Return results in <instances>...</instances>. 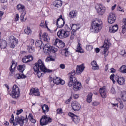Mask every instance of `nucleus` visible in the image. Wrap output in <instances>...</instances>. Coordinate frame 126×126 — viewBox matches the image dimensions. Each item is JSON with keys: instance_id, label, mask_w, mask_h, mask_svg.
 I'll list each match as a JSON object with an SVG mask.
<instances>
[{"instance_id": "obj_36", "label": "nucleus", "mask_w": 126, "mask_h": 126, "mask_svg": "<svg viewBox=\"0 0 126 126\" xmlns=\"http://www.w3.org/2000/svg\"><path fill=\"white\" fill-rule=\"evenodd\" d=\"M24 67H25V64L19 65L18 66V70L20 72H23L24 71Z\"/></svg>"}, {"instance_id": "obj_46", "label": "nucleus", "mask_w": 126, "mask_h": 126, "mask_svg": "<svg viewBox=\"0 0 126 126\" xmlns=\"http://www.w3.org/2000/svg\"><path fill=\"white\" fill-rule=\"evenodd\" d=\"M93 49V46L91 45H87L86 46V50L87 51H91Z\"/></svg>"}, {"instance_id": "obj_43", "label": "nucleus", "mask_w": 126, "mask_h": 126, "mask_svg": "<svg viewBox=\"0 0 126 126\" xmlns=\"http://www.w3.org/2000/svg\"><path fill=\"white\" fill-rule=\"evenodd\" d=\"M58 45H59L60 48H63L64 46H65V44H64V42L62 41V40L60 39V41L58 43Z\"/></svg>"}, {"instance_id": "obj_34", "label": "nucleus", "mask_w": 126, "mask_h": 126, "mask_svg": "<svg viewBox=\"0 0 126 126\" xmlns=\"http://www.w3.org/2000/svg\"><path fill=\"white\" fill-rule=\"evenodd\" d=\"M35 45L37 48H41L43 45V41L41 40H37L35 42Z\"/></svg>"}, {"instance_id": "obj_40", "label": "nucleus", "mask_w": 126, "mask_h": 126, "mask_svg": "<svg viewBox=\"0 0 126 126\" xmlns=\"http://www.w3.org/2000/svg\"><path fill=\"white\" fill-rule=\"evenodd\" d=\"M69 32L63 30V39H64V38H67L68 37H69Z\"/></svg>"}, {"instance_id": "obj_60", "label": "nucleus", "mask_w": 126, "mask_h": 126, "mask_svg": "<svg viewBox=\"0 0 126 126\" xmlns=\"http://www.w3.org/2000/svg\"><path fill=\"white\" fill-rule=\"evenodd\" d=\"M78 97H79V95L78 94H74L73 95V98H74V99H77Z\"/></svg>"}, {"instance_id": "obj_31", "label": "nucleus", "mask_w": 126, "mask_h": 126, "mask_svg": "<svg viewBox=\"0 0 126 126\" xmlns=\"http://www.w3.org/2000/svg\"><path fill=\"white\" fill-rule=\"evenodd\" d=\"M17 79H21V78H26V76L23 74H16L15 76Z\"/></svg>"}, {"instance_id": "obj_53", "label": "nucleus", "mask_w": 126, "mask_h": 126, "mask_svg": "<svg viewBox=\"0 0 126 126\" xmlns=\"http://www.w3.org/2000/svg\"><path fill=\"white\" fill-rule=\"evenodd\" d=\"M40 26L42 28H44V27H45V21H41Z\"/></svg>"}, {"instance_id": "obj_17", "label": "nucleus", "mask_w": 126, "mask_h": 126, "mask_svg": "<svg viewBox=\"0 0 126 126\" xmlns=\"http://www.w3.org/2000/svg\"><path fill=\"white\" fill-rule=\"evenodd\" d=\"M64 20H60V19H58L56 22V25L58 28H63V26L64 25Z\"/></svg>"}, {"instance_id": "obj_48", "label": "nucleus", "mask_w": 126, "mask_h": 126, "mask_svg": "<svg viewBox=\"0 0 126 126\" xmlns=\"http://www.w3.org/2000/svg\"><path fill=\"white\" fill-rule=\"evenodd\" d=\"M117 10H118V11H121L122 12H125V10L120 5L117 6Z\"/></svg>"}, {"instance_id": "obj_24", "label": "nucleus", "mask_w": 126, "mask_h": 126, "mask_svg": "<svg viewBox=\"0 0 126 126\" xmlns=\"http://www.w3.org/2000/svg\"><path fill=\"white\" fill-rule=\"evenodd\" d=\"M70 27L71 30H72L73 32H76L78 30V29H80V27H79V24H72V25H70Z\"/></svg>"}, {"instance_id": "obj_55", "label": "nucleus", "mask_w": 126, "mask_h": 126, "mask_svg": "<svg viewBox=\"0 0 126 126\" xmlns=\"http://www.w3.org/2000/svg\"><path fill=\"white\" fill-rule=\"evenodd\" d=\"M18 19H19V15H18V14H16L15 21H18Z\"/></svg>"}, {"instance_id": "obj_27", "label": "nucleus", "mask_w": 126, "mask_h": 126, "mask_svg": "<svg viewBox=\"0 0 126 126\" xmlns=\"http://www.w3.org/2000/svg\"><path fill=\"white\" fill-rule=\"evenodd\" d=\"M76 52L80 53L81 54L84 53V51H83L82 47H81V44L80 43H78V45H77V49L76 50Z\"/></svg>"}, {"instance_id": "obj_14", "label": "nucleus", "mask_w": 126, "mask_h": 126, "mask_svg": "<svg viewBox=\"0 0 126 126\" xmlns=\"http://www.w3.org/2000/svg\"><path fill=\"white\" fill-rule=\"evenodd\" d=\"M33 94L34 96H40V94L39 92V89L37 88H32L30 90V95Z\"/></svg>"}, {"instance_id": "obj_63", "label": "nucleus", "mask_w": 126, "mask_h": 126, "mask_svg": "<svg viewBox=\"0 0 126 126\" xmlns=\"http://www.w3.org/2000/svg\"><path fill=\"white\" fill-rule=\"evenodd\" d=\"M123 24H126V18H124L123 20Z\"/></svg>"}, {"instance_id": "obj_23", "label": "nucleus", "mask_w": 126, "mask_h": 126, "mask_svg": "<svg viewBox=\"0 0 126 126\" xmlns=\"http://www.w3.org/2000/svg\"><path fill=\"white\" fill-rule=\"evenodd\" d=\"M102 48L104 49V56L107 57L108 56V50L109 49V45L108 44L105 43L102 46Z\"/></svg>"}, {"instance_id": "obj_2", "label": "nucleus", "mask_w": 126, "mask_h": 126, "mask_svg": "<svg viewBox=\"0 0 126 126\" xmlns=\"http://www.w3.org/2000/svg\"><path fill=\"white\" fill-rule=\"evenodd\" d=\"M34 71V74L37 75L38 78H40L42 76V72H52L53 70H50L45 66L44 62L39 59L38 60L37 63H35L34 66L33 67Z\"/></svg>"}, {"instance_id": "obj_33", "label": "nucleus", "mask_w": 126, "mask_h": 126, "mask_svg": "<svg viewBox=\"0 0 126 126\" xmlns=\"http://www.w3.org/2000/svg\"><path fill=\"white\" fill-rule=\"evenodd\" d=\"M119 71H120V72H122V73H126V65H122L119 69Z\"/></svg>"}, {"instance_id": "obj_38", "label": "nucleus", "mask_w": 126, "mask_h": 126, "mask_svg": "<svg viewBox=\"0 0 126 126\" xmlns=\"http://www.w3.org/2000/svg\"><path fill=\"white\" fill-rule=\"evenodd\" d=\"M24 32L27 35H30L31 33L32 32V31H31V29H30L29 27H27V29H25Z\"/></svg>"}, {"instance_id": "obj_44", "label": "nucleus", "mask_w": 126, "mask_h": 126, "mask_svg": "<svg viewBox=\"0 0 126 126\" xmlns=\"http://www.w3.org/2000/svg\"><path fill=\"white\" fill-rule=\"evenodd\" d=\"M26 15V11L23 12L20 17L21 20L23 21V19H24V16Z\"/></svg>"}, {"instance_id": "obj_10", "label": "nucleus", "mask_w": 126, "mask_h": 126, "mask_svg": "<svg viewBox=\"0 0 126 126\" xmlns=\"http://www.w3.org/2000/svg\"><path fill=\"white\" fill-rule=\"evenodd\" d=\"M117 19V17L116 16V14L114 13H110L108 17V22L110 24H113L116 21Z\"/></svg>"}, {"instance_id": "obj_19", "label": "nucleus", "mask_w": 126, "mask_h": 126, "mask_svg": "<svg viewBox=\"0 0 126 126\" xmlns=\"http://www.w3.org/2000/svg\"><path fill=\"white\" fill-rule=\"evenodd\" d=\"M99 93L102 98H106L107 94V90L104 88H101L99 89Z\"/></svg>"}, {"instance_id": "obj_28", "label": "nucleus", "mask_w": 126, "mask_h": 126, "mask_svg": "<svg viewBox=\"0 0 126 126\" xmlns=\"http://www.w3.org/2000/svg\"><path fill=\"white\" fill-rule=\"evenodd\" d=\"M41 108L44 114H46V113L49 112V106H48V105L44 104L43 106L42 105Z\"/></svg>"}, {"instance_id": "obj_54", "label": "nucleus", "mask_w": 126, "mask_h": 126, "mask_svg": "<svg viewBox=\"0 0 126 126\" xmlns=\"http://www.w3.org/2000/svg\"><path fill=\"white\" fill-rule=\"evenodd\" d=\"M60 68H62V69H64L65 68V65L64 64H61L60 65Z\"/></svg>"}, {"instance_id": "obj_51", "label": "nucleus", "mask_w": 126, "mask_h": 126, "mask_svg": "<svg viewBox=\"0 0 126 126\" xmlns=\"http://www.w3.org/2000/svg\"><path fill=\"white\" fill-rule=\"evenodd\" d=\"M110 92H111V93L112 94H116V90L114 87H112V88L111 89Z\"/></svg>"}, {"instance_id": "obj_1", "label": "nucleus", "mask_w": 126, "mask_h": 126, "mask_svg": "<svg viewBox=\"0 0 126 126\" xmlns=\"http://www.w3.org/2000/svg\"><path fill=\"white\" fill-rule=\"evenodd\" d=\"M85 67L83 64L77 65L76 71L73 70L68 74L69 82L68 85L69 87L73 86V89L74 91H78L81 88V83L77 82V79L74 76L76 74H81Z\"/></svg>"}, {"instance_id": "obj_47", "label": "nucleus", "mask_w": 126, "mask_h": 126, "mask_svg": "<svg viewBox=\"0 0 126 126\" xmlns=\"http://www.w3.org/2000/svg\"><path fill=\"white\" fill-rule=\"evenodd\" d=\"M115 76V74H112L110 76V79L112 80L114 84L116 83V82L115 81V80L114 79V77Z\"/></svg>"}, {"instance_id": "obj_58", "label": "nucleus", "mask_w": 126, "mask_h": 126, "mask_svg": "<svg viewBox=\"0 0 126 126\" xmlns=\"http://www.w3.org/2000/svg\"><path fill=\"white\" fill-rule=\"evenodd\" d=\"M110 70H111V73H115V72H116V69L115 68H111Z\"/></svg>"}, {"instance_id": "obj_21", "label": "nucleus", "mask_w": 126, "mask_h": 126, "mask_svg": "<svg viewBox=\"0 0 126 126\" xmlns=\"http://www.w3.org/2000/svg\"><path fill=\"white\" fill-rule=\"evenodd\" d=\"M118 29L119 26H118V25H115L112 27L109 28V32H110V33H116V32L118 31Z\"/></svg>"}, {"instance_id": "obj_57", "label": "nucleus", "mask_w": 126, "mask_h": 126, "mask_svg": "<svg viewBox=\"0 0 126 126\" xmlns=\"http://www.w3.org/2000/svg\"><path fill=\"white\" fill-rule=\"evenodd\" d=\"M120 108L121 109H123L124 108V104H123V101H121L120 102Z\"/></svg>"}, {"instance_id": "obj_59", "label": "nucleus", "mask_w": 126, "mask_h": 126, "mask_svg": "<svg viewBox=\"0 0 126 126\" xmlns=\"http://www.w3.org/2000/svg\"><path fill=\"white\" fill-rule=\"evenodd\" d=\"M95 52L96 53H99V52H100V49L99 48H96L95 49Z\"/></svg>"}, {"instance_id": "obj_37", "label": "nucleus", "mask_w": 126, "mask_h": 126, "mask_svg": "<svg viewBox=\"0 0 126 126\" xmlns=\"http://www.w3.org/2000/svg\"><path fill=\"white\" fill-rule=\"evenodd\" d=\"M121 96L123 101H124V102H126V91L122 93Z\"/></svg>"}, {"instance_id": "obj_52", "label": "nucleus", "mask_w": 126, "mask_h": 126, "mask_svg": "<svg viewBox=\"0 0 126 126\" xmlns=\"http://www.w3.org/2000/svg\"><path fill=\"white\" fill-rule=\"evenodd\" d=\"M22 112H23V109H21L20 110H17V116H18V115H20V114L21 113H22Z\"/></svg>"}, {"instance_id": "obj_62", "label": "nucleus", "mask_w": 126, "mask_h": 126, "mask_svg": "<svg viewBox=\"0 0 126 126\" xmlns=\"http://www.w3.org/2000/svg\"><path fill=\"white\" fill-rule=\"evenodd\" d=\"M73 39H74V34L70 35V40H73Z\"/></svg>"}, {"instance_id": "obj_7", "label": "nucleus", "mask_w": 126, "mask_h": 126, "mask_svg": "<svg viewBox=\"0 0 126 126\" xmlns=\"http://www.w3.org/2000/svg\"><path fill=\"white\" fill-rule=\"evenodd\" d=\"M43 51L47 54H49L52 52V53H56L58 52V48L51 46L49 43L46 44L43 47Z\"/></svg>"}, {"instance_id": "obj_6", "label": "nucleus", "mask_w": 126, "mask_h": 126, "mask_svg": "<svg viewBox=\"0 0 126 126\" xmlns=\"http://www.w3.org/2000/svg\"><path fill=\"white\" fill-rule=\"evenodd\" d=\"M52 122H53V119L50 116L43 115L40 120V126H47V125L51 124Z\"/></svg>"}, {"instance_id": "obj_29", "label": "nucleus", "mask_w": 126, "mask_h": 126, "mask_svg": "<svg viewBox=\"0 0 126 126\" xmlns=\"http://www.w3.org/2000/svg\"><path fill=\"white\" fill-rule=\"evenodd\" d=\"M93 96V94L92 93H90L87 96V102L88 103H91L92 102V96Z\"/></svg>"}, {"instance_id": "obj_45", "label": "nucleus", "mask_w": 126, "mask_h": 126, "mask_svg": "<svg viewBox=\"0 0 126 126\" xmlns=\"http://www.w3.org/2000/svg\"><path fill=\"white\" fill-rule=\"evenodd\" d=\"M60 42V39L59 38H56L55 40H53V44L54 46H57L58 44H59Z\"/></svg>"}, {"instance_id": "obj_4", "label": "nucleus", "mask_w": 126, "mask_h": 126, "mask_svg": "<svg viewBox=\"0 0 126 126\" xmlns=\"http://www.w3.org/2000/svg\"><path fill=\"white\" fill-rule=\"evenodd\" d=\"M10 95L14 99H17L20 97V89L17 85H13Z\"/></svg>"}, {"instance_id": "obj_11", "label": "nucleus", "mask_w": 126, "mask_h": 126, "mask_svg": "<svg viewBox=\"0 0 126 126\" xmlns=\"http://www.w3.org/2000/svg\"><path fill=\"white\" fill-rule=\"evenodd\" d=\"M9 39L11 41L10 48L14 49L15 48V46L18 44V39H16L13 35L11 36Z\"/></svg>"}, {"instance_id": "obj_49", "label": "nucleus", "mask_w": 126, "mask_h": 126, "mask_svg": "<svg viewBox=\"0 0 126 126\" xmlns=\"http://www.w3.org/2000/svg\"><path fill=\"white\" fill-rule=\"evenodd\" d=\"M99 104H100V103H99V102L97 101H94L92 102V106H94V107H96V106H98V105H99Z\"/></svg>"}, {"instance_id": "obj_16", "label": "nucleus", "mask_w": 126, "mask_h": 126, "mask_svg": "<svg viewBox=\"0 0 126 126\" xmlns=\"http://www.w3.org/2000/svg\"><path fill=\"white\" fill-rule=\"evenodd\" d=\"M39 37H42L43 40L45 42H49L50 41V38H49V36H48V33H47V32H44L42 34V32H40L39 33Z\"/></svg>"}, {"instance_id": "obj_12", "label": "nucleus", "mask_w": 126, "mask_h": 126, "mask_svg": "<svg viewBox=\"0 0 126 126\" xmlns=\"http://www.w3.org/2000/svg\"><path fill=\"white\" fill-rule=\"evenodd\" d=\"M68 116L71 117L73 122H74L75 124H78V123H79L80 121L79 116H76L71 112L68 113Z\"/></svg>"}, {"instance_id": "obj_32", "label": "nucleus", "mask_w": 126, "mask_h": 126, "mask_svg": "<svg viewBox=\"0 0 126 126\" xmlns=\"http://www.w3.org/2000/svg\"><path fill=\"white\" fill-rule=\"evenodd\" d=\"M1 44H0V47L1 49H5L6 48L7 46V43L6 41L3 40V39H1Z\"/></svg>"}, {"instance_id": "obj_20", "label": "nucleus", "mask_w": 126, "mask_h": 126, "mask_svg": "<svg viewBox=\"0 0 126 126\" xmlns=\"http://www.w3.org/2000/svg\"><path fill=\"white\" fill-rule=\"evenodd\" d=\"M116 80L120 85H124V84H125V81H126L124 77H118V78L116 79Z\"/></svg>"}, {"instance_id": "obj_18", "label": "nucleus", "mask_w": 126, "mask_h": 126, "mask_svg": "<svg viewBox=\"0 0 126 126\" xmlns=\"http://www.w3.org/2000/svg\"><path fill=\"white\" fill-rule=\"evenodd\" d=\"M53 5L56 8H60L63 5V2L61 0H56L54 2Z\"/></svg>"}, {"instance_id": "obj_39", "label": "nucleus", "mask_w": 126, "mask_h": 126, "mask_svg": "<svg viewBox=\"0 0 126 126\" xmlns=\"http://www.w3.org/2000/svg\"><path fill=\"white\" fill-rule=\"evenodd\" d=\"M45 61L48 63L49 62H54L55 61V59L53 56H48L46 58Z\"/></svg>"}, {"instance_id": "obj_22", "label": "nucleus", "mask_w": 126, "mask_h": 126, "mask_svg": "<svg viewBox=\"0 0 126 126\" xmlns=\"http://www.w3.org/2000/svg\"><path fill=\"white\" fill-rule=\"evenodd\" d=\"M76 16H77V11L76 10H73L69 13L70 18H75Z\"/></svg>"}, {"instance_id": "obj_35", "label": "nucleus", "mask_w": 126, "mask_h": 126, "mask_svg": "<svg viewBox=\"0 0 126 126\" xmlns=\"http://www.w3.org/2000/svg\"><path fill=\"white\" fill-rule=\"evenodd\" d=\"M28 49H29V52L31 54H32V53H34V52H35V48L33 47L32 44L31 45L28 46Z\"/></svg>"}, {"instance_id": "obj_26", "label": "nucleus", "mask_w": 126, "mask_h": 126, "mask_svg": "<svg viewBox=\"0 0 126 126\" xmlns=\"http://www.w3.org/2000/svg\"><path fill=\"white\" fill-rule=\"evenodd\" d=\"M91 65H92V69H93V70H96L97 69H99V65H98V64H97V62H96L95 61H93L92 63H91Z\"/></svg>"}, {"instance_id": "obj_64", "label": "nucleus", "mask_w": 126, "mask_h": 126, "mask_svg": "<svg viewBox=\"0 0 126 126\" xmlns=\"http://www.w3.org/2000/svg\"><path fill=\"white\" fill-rule=\"evenodd\" d=\"M122 29L126 30V24H124V25H123Z\"/></svg>"}, {"instance_id": "obj_56", "label": "nucleus", "mask_w": 126, "mask_h": 126, "mask_svg": "<svg viewBox=\"0 0 126 126\" xmlns=\"http://www.w3.org/2000/svg\"><path fill=\"white\" fill-rule=\"evenodd\" d=\"M70 101H71V96H70V97L67 99L65 102V103L66 104H69V102H70Z\"/></svg>"}, {"instance_id": "obj_3", "label": "nucleus", "mask_w": 126, "mask_h": 126, "mask_svg": "<svg viewBox=\"0 0 126 126\" xmlns=\"http://www.w3.org/2000/svg\"><path fill=\"white\" fill-rule=\"evenodd\" d=\"M102 21L99 19H94L92 21V27L94 33H98L102 29Z\"/></svg>"}, {"instance_id": "obj_5", "label": "nucleus", "mask_w": 126, "mask_h": 126, "mask_svg": "<svg viewBox=\"0 0 126 126\" xmlns=\"http://www.w3.org/2000/svg\"><path fill=\"white\" fill-rule=\"evenodd\" d=\"M24 120V117L20 116L16 117L15 119L14 122V118H10L9 122L10 124H13V126H17V125H20V126H23L24 125V122H23V120Z\"/></svg>"}, {"instance_id": "obj_9", "label": "nucleus", "mask_w": 126, "mask_h": 126, "mask_svg": "<svg viewBox=\"0 0 126 126\" xmlns=\"http://www.w3.org/2000/svg\"><path fill=\"white\" fill-rule=\"evenodd\" d=\"M50 79H52L53 82L55 84H57V85H59V84L63 85V84H64V81L63 80L61 79L60 77H54L53 78L50 77Z\"/></svg>"}, {"instance_id": "obj_25", "label": "nucleus", "mask_w": 126, "mask_h": 126, "mask_svg": "<svg viewBox=\"0 0 126 126\" xmlns=\"http://www.w3.org/2000/svg\"><path fill=\"white\" fill-rule=\"evenodd\" d=\"M17 9L18 10H20L22 11V12H24V11H26V8L25 7V5L21 4H19L17 5Z\"/></svg>"}, {"instance_id": "obj_8", "label": "nucleus", "mask_w": 126, "mask_h": 126, "mask_svg": "<svg viewBox=\"0 0 126 126\" xmlns=\"http://www.w3.org/2000/svg\"><path fill=\"white\" fill-rule=\"evenodd\" d=\"M95 9L99 15H103L106 12V7L101 3H97L95 6Z\"/></svg>"}, {"instance_id": "obj_30", "label": "nucleus", "mask_w": 126, "mask_h": 126, "mask_svg": "<svg viewBox=\"0 0 126 126\" xmlns=\"http://www.w3.org/2000/svg\"><path fill=\"white\" fill-rule=\"evenodd\" d=\"M57 36L60 39H63V30L59 31L57 32Z\"/></svg>"}, {"instance_id": "obj_13", "label": "nucleus", "mask_w": 126, "mask_h": 126, "mask_svg": "<svg viewBox=\"0 0 126 126\" xmlns=\"http://www.w3.org/2000/svg\"><path fill=\"white\" fill-rule=\"evenodd\" d=\"M71 106L73 110L77 112L81 109V106L77 102L74 101L71 104Z\"/></svg>"}, {"instance_id": "obj_41", "label": "nucleus", "mask_w": 126, "mask_h": 126, "mask_svg": "<svg viewBox=\"0 0 126 126\" xmlns=\"http://www.w3.org/2000/svg\"><path fill=\"white\" fill-rule=\"evenodd\" d=\"M32 117L33 115L30 114L29 115V119L30 120V121L32 123V124H35V123H36V120L34 119Z\"/></svg>"}, {"instance_id": "obj_15", "label": "nucleus", "mask_w": 126, "mask_h": 126, "mask_svg": "<svg viewBox=\"0 0 126 126\" xmlns=\"http://www.w3.org/2000/svg\"><path fill=\"white\" fill-rule=\"evenodd\" d=\"M23 63H27L33 61V57L32 55L25 56L22 59Z\"/></svg>"}, {"instance_id": "obj_42", "label": "nucleus", "mask_w": 126, "mask_h": 126, "mask_svg": "<svg viewBox=\"0 0 126 126\" xmlns=\"http://www.w3.org/2000/svg\"><path fill=\"white\" fill-rule=\"evenodd\" d=\"M15 67H16V64H15V63H13L10 66V71L11 72H13V71H14V68H15Z\"/></svg>"}, {"instance_id": "obj_61", "label": "nucleus", "mask_w": 126, "mask_h": 126, "mask_svg": "<svg viewBox=\"0 0 126 126\" xmlns=\"http://www.w3.org/2000/svg\"><path fill=\"white\" fill-rule=\"evenodd\" d=\"M1 2L2 3H6L7 2V0H1Z\"/></svg>"}, {"instance_id": "obj_50", "label": "nucleus", "mask_w": 126, "mask_h": 126, "mask_svg": "<svg viewBox=\"0 0 126 126\" xmlns=\"http://www.w3.org/2000/svg\"><path fill=\"white\" fill-rule=\"evenodd\" d=\"M63 109L58 108L57 109V114H63Z\"/></svg>"}]
</instances>
